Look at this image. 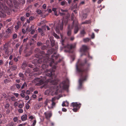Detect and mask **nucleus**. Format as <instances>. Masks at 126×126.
<instances>
[{"instance_id": "nucleus-1", "label": "nucleus", "mask_w": 126, "mask_h": 126, "mask_svg": "<svg viewBox=\"0 0 126 126\" xmlns=\"http://www.w3.org/2000/svg\"><path fill=\"white\" fill-rule=\"evenodd\" d=\"M78 61L76 64V70L77 72L80 75V78L79 80V88H81L82 87L83 81L86 80L88 77L89 67L90 63L88 62L87 59L85 58L78 65Z\"/></svg>"}, {"instance_id": "nucleus-2", "label": "nucleus", "mask_w": 126, "mask_h": 126, "mask_svg": "<svg viewBox=\"0 0 126 126\" xmlns=\"http://www.w3.org/2000/svg\"><path fill=\"white\" fill-rule=\"evenodd\" d=\"M56 52H54L50 58H49V55L48 54H44L37 57L39 58V59L37 60V63H42V67L43 70L48 67L49 65L50 66H52L53 64L54 63V60H56L58 58L59 59V60L55 63L56 64L62 60V59L60 58V55Z\"/></svg>"}, {"instance_id": "nucleus-3", "label": "nucleus", "mask_w": 126, "mask_h": 126, "mask_svg": "<svg viewBox=\"0 0 126 126\" xmlns=\"http://www.w3.org/2000/svg\"><path fill=\"white\" fill-rule=\"evenodd\" d=\"M49 39L51 42V45L52 47L51 49H49L47 51V54H45V52L44 51H41L40 49L38 48H36L35 49L34 52L35 53H39H39H37L35 55V56L36 58H38L39 59V57H38V56H43L44 54H48L49 55L51 54L53 52H55L57 51L58 49V46L55 44V41L54 40V37H50L49 38Z\"/></svg>"}, {"instance_id": "nucleus-4", "label": "nucleus", "mask_w": 126, "mask_h": 126, "mask_svg": "<svg viewBox=\"0 0 126 126\" xmlns=\"http://www.w3.org/2000/svg\"><path fill=\"white\" fill-rule=\"evenodd\" d=\"M52 83L55 85L54 87L56 88V90L58 91L59 88H61L63 89H67V86L66 83L65 81H63L59 85V86L57 85L58 83V81L56 79H54L51 81Z\"/></svg>"}, {"instance_id": "nucleus-5", "label": "nucleus", "mask_w": 126, "mask_h": 126, "mask_svg": "<svg viewBox=\"0 0 126 126\" xmlns=\"http://www.w3.org/2000/svg\"><path fill=\"white\" fill-rule=\"evenodd\" d=\"M71 19L73 21V22L71 26H73V28L74 25H75L74 32V34H76L78 32L79 29L78 21L76 18L75 19H74V17L72 16Z\"/></svg>"}, {"instance_id": "nucleus-6", "label": "nucleus", "mask_w": 126, "mask_h": 126, "mask_svg": "<svg viewBox=\"0 0 126 126\" xmlns=\"http://www.w3.org/2000/svg\"><path fill=\"white\" fill-rule=\"evenodd\" d=\"M40 78H38L35 79L34 80L35 82L36 83V85L37 86L43 84L44 81L46 79V77L45 76L40 77Z\"/></svg>"}, {"instance_id": "nucleus-7", "label": "nucleus", "mask_w": 126, "mask_h": 126, "mask_svg": "<svg viewBox=\"0 0 126 126\" xmlns=\"http://www.w3.org/2000/svg\"><path fill=\"white\" fill-rule=\"evenodd\" d=\"M44 71L45 72L44 74L46 76L51 78L55 77L54 74L55 71L53 69H50L49 70L47 69L46 70H44Z\"/></svg>"}, {"instance_id": "nucleus-8", "label": "nucleus", "mask_w": 126, "mask_h": 126, "mask_svg": "<svg viewBox=\"0 0 126 126\" xmlns=\"http://www.w3.org/2000/svg\"><path fill=\"white\" fill-rule=\"evenodd\" d=\"M71 105L74 108L73 109V111L75 112H76L80 108L81 104H78L77 102H73L71 103Z\"/></svg>"}, {"instance_id": "nucleus-9", "label": "nucleus", "mask_w": 126, "mask_h": 126, "mask_svg": "<svg viewBox=\"0 0 126 126\" xmlns=\"http://www.w3.org/2000/svg\"><path fill=\"white\" fill-rule=\"evenodd\" d=\"M61 11L62 13L60 12V15L63 16H65V15L66 14H67V18H68L69 17V14L67 13V10H64L63 9H61Z\"/></svg>"}, {"instance_id": "nucleus-10", "label": "nucleus", "mask_w": 126, "mask_h": 126, "mask_svg": "<svg viewBox=\"0 0 126 126\" xmlns=\"http://www.w3.org/2000/svg\"><path fill=\"white\" fill-rule=\"evenodd\" d=\"M73 28V26L70 27V25H68L67 28V34L68 36H69L71 35V33L72 30Z\"/></svg>"}, {"instance_id": "nucleus-11", "label": "nucleus", "mask_w": 126, "mask_h": 126, "mask_svg": "<svg viewBox=\"0 0 126 126\" xmlns=\"http://www.w3.org/2000/svg\"><path fill=\"white\" fill-rule=\"evenodd\" d=\"M88 49V48L87 46L83 45L80 48V50L81 52H87Z\"/></svg>"}, {"instance_id": "nucleus-12", "label": "nucleus", "mask_w": 126, "mask_h": 126, "mask_svg": "<svg viewBox=\"0 0 126 126\" xmlns=\"http://www.w3.org/2000/svg\"><path fill=\"white\" fill-rule=\"evenodd\" d=\"M46 118L47 119H48L51 116V113L50 112H46L44 113Z\"/></svg>"}, {"instance_id": "nucleus-13", "label": "nucleus", "mask_w": 126, "mask_h": 126, "mask_svg": "<svg viewBox=\"0 0 126 126\" xmlns=\"http://www.w3.org/2000/svg\"><path fill=\"white\" fill-rule=\"evenodd\" d=\"M8 44L7 43H5L3 46V49L5 51V53H8L9 52L8 50Z\"/></svg>"}, {"instance_id": "nucleus-14", "label": "nucleus", "mask_w": 126, "mask_h": 126, "mask_svg": "<svg viewBox=\"0 0 126 126\" xmlns=\"http://www.w3.org/2000/svg\"><path fill=\"white\" fill-rule=\"evenodd\" d=\"M75 46L76 44H73L68 45L67 46V47L71 49L75 48Z\"/></svg>"}, {"instance_id": "nucleus-15", "label": "nucleus", "mask_w": 126, "mask_h": 126, "mask_svg": "<svg viewBox=\"0 0 126 126\" xmlns=\"http://www.w3.org/2000/svg\"><path fill=\"white\" fill-rule=\"evenodd\" d=\"M28 65L27 63L26 62H23L22 64L21 67L22 69L24 70L25 68Z\"/></svg>"}, {"instance_id": "nucleus-16", "label": "nucleus", "mask_w": 126, "mask_h": 126, "mask_svg": "<svg viewBox=\"0 0 126 126\" xmlns=\"http://www.w3.org/2000/svg\"><path fill=\"white\" fill-rule=\"evenodd\" d=\"M21 119L22 121L26 120L27 119V115L25 114L22 116L21 117Z\"/></svg>"}, {"instance_id": "nucleus-17", "label": "nucleus", "mask_w": 126, "mask_h": 126, "mask_svg": "<svg viewBox=\"0 0 126 126\" xmlns=\"http://www.w3.org/2000/svg\"><path fill=\"white\" fill-rule=\"evenodd\" d=\"M87 13H83L81 16L82 20H84L86 19L87 17Z\"/></svg>"}, {"instance_id": "nucleus-18", "label": "nucleus", "mask_w": 126, "mask_h": 126, "mask_svg": "<svg viewBox=\"0 0 126 126\" xmlns=\"http://www.w3.org/2000/svg\"><path fill=\"white\" fill-rule=\"evenodd\" d=\"M20 24L21 23L20 22H17V25L15 27V28L16 30H17L18 29Z\"/></svg>"}, {"instance_id": "nucleus-19", "label": "nucleus", "mask_w": 126, "mask_h": 126, "mask_svg": "<svg viewBox=\"0 0 126 126\" xmlns=\"http://www.w3.org/2000/svg\"><path fill=\"white\" fill-rule=\"evenodd\" d=\"M11 80L9 78L6 79L4 80V82L5 84H7L10 82Z\"/></svg>"}, {"instance_id": "nucleus-20", "label": "nucleus", "mask_w": 126, "mask_h": 126, "mask_svg": "<svg viewBox=\"0 0 126 126\" xmlns=\"http://www.w3.org/2000/svg\"><path fill=\"white\" fill-rule=\"evenodd\" d=\"M21 83L20 84H16L15 86H16V88L17 89H19L21 87Z\"/></svg>"}, {"instance_id": "nucleus-21", "label": "nucleus", "mask_w": 126, "mask_h": 126, "mask_svg": "<svg viewBox=\"0 0 126 126\" xmlns=\"http://www.w3.org/2000/svg\"><path fill=\"white\" fill-rule=\"evenodd\" d=\"M56 10L57 8H53L52 9V11L54 12L55 15L57 16L58 15L57 13Z\"/></svg>"}, {"instance_id": "nucleus-22", "label": "nucleus", "mask_w": 126, "mask_h": 126, "mask_svg": "<svg viewBox=\"0 0 126 126\" xmlns=\"http://www.w3.org/2000/svg\"><path fill=\"white\" fill-rule=\"evenodd\" d=\"M32 51H30L26 54L25 56L26 57L29 56H30L32 54Z\"/></svg>"}, {"instance_id": "nucleus-23", "label": "nucleus", "mask_w": 126, "mask_h": 126, "mask_svg": "<svg viewBox=\"0 0 126 126\" xmlns=\"http://www.w3.org/2000/svg\"><path fill=\"white\" fill-rule=\"evenodd\" d=\"M27 84L26 82H24L22 86L21 87V89H24L25 87H27Z\"/></svg>"}, {"instance_id": "nucleus-24", "label": "nucleus", "mask_w": 126, "mask_h": 126, "mask_svg": "<svg viewBox=\"0 0 126 126\" xmlns=\"http://www.w3.org/2000/svg\"><path fill=\"white\" fill-rule=\"evenodd\" d=\"M24 103L22 102V103H20L19 104L18 106V107L20 109L22 108L24 106Z\"/></svg>"}, {"instance_id": "nucleus-25", "label": "nucleus", "mask_w": 126, "mask_h": 126, "mask_svg": "<svg viewBox=\"0 0 126 126\" xmlns=\"http://www.w3.org/2000/svg\"><path fill=\"white\" fill-rule=\"evenodd\" d=\"M31 69L30 68H28L26 69L25 73L29 74L31 72Z\"/></svg>"}, {"instance_id": "nucleus-26", "label": "nucleus", "mask_w": 126, "mask_h": 126, "mask_svg": "<svg viewBox=\"0 0 126 126\" xmlns=\"http://www.w3.org/2000/svg\"><path fill=\"white\" fill-rule=\"evenodd\" d=\"M67 4V2L65 1H62L60 3V4L61 5L63 6Z\"/></svg>"}, {"instance_id": "nucleus-27", "label": "nucleus", "mask_w": 126, "mask_h": 126, "mask_svg": "<svg viewBox=\"0 0 126 126\" xmlns=\"http://www.w3.org/2000/svg\"><path fill=\"white\" fill-rule=\"evenodd\" d=\"M18 75L20 77L22 78L23 79L24 78V75L21 73H19Z\"/></svg>"}, {"instance_id": "nucleus-28", "label": "nucleus", "mask_w": 126, "mask_h": 126, "mask_svg": "<svg viewBox=\"0 0 126 126\" xmlns=\"http://www.w3.org/2000/svg\"><path fill=\"white\" fill-rule=\"evenodd\" d=\"M10 105L8 103H7L5 105L4 107L6 109H8L10 107Z\"/></svg>"}, {"instance_id": "nucleus-29", "label": "nucleus", "mask_w": 126, "mask_h": 126, "mask_svg": "<svg viewBox=\"0 0 126 126\" xmlns=\"http://www.w3.org/2000/svg\"><path fill=\"white\" fill-rule=\"evenodd\" d=\"M90 39L88 38H86L84 39H83V41L84 42H89Z\"/></svg>"}, {"instance_id": "nucleus-30", "label": "nucleus", "mask_w": 126, "mask_h": 126, "mask_svg": "<svg viewBox=\"0 0 126 126\" xmlns=\"http://www.w3.org/2000/svg\"><path fill=\"white\" fill-rule=\"evenodd\" d=\"M85 32L84 30H82L80 32V33L81 35H83V36H84V35L85 33Z\"/></svg>"}, {"instance_id": "nucleus-31", "label": "nucleus", "mask_w": 126, "mask_h": 126, "mask_svg": "<svg viewBox=\"0 0 126 126\" xmlns=\"http://www.w3.org/2000/svg\"><path fill=\"white\" fill-rule=\"evenodd\" d=\"M5 15L3 14L2 12L0 11V16L1 17H4L5 16Z\"/></svg>"}, {"instance_id": "nucleus-32", "label": "nucleus", "mask_w": 126, "mask_h": 126, "mask_svg": "<svg viewBox=\"0 0 126 126\" xmlns=\"http://www.w3.org/2000/svg\"><path fill=\"white\" fill-rule=\"evenodd\" d=\"M55 30L56 32L57 33H59L60 32L59 29V27H56Z\"/></svg>"}, {"instance_id": "nucleus-33", "label": "nucleus", "mask_w": 126, "mask_h": 126, "mask_svg": "<svg viewBox=\"0 0 126 126\" xmlns=\"http://www.w3.org/2000/svg\"><path fill=\"white\" fill-rule=\"evenodd\" d=\"M53 36H54L55 38L57 39H58L59 38V37L58 36L57 34L55 33H53Z\"/></svg>"}, {"instance_id": "nucleus-34", "label": "nucleus", "mask_w": 126, "mask_h": 126, "mask_svg": "<svg viewBox=\"0 0 126 126\" xmlns=\"http://www.w3.org/2000/svg\"><path fill=\"white\" fill-rule=\"evenodd\" d=\"M14 125V123L13 122H11L9 123V124L8 125V126H13Z\"/></svg>"}, {"instance_id": "nucleus-35", "label": "nucleus", "mask_w": 126, "mask_h": 126, "mask_svg": "<svg viewBox=\"0 0 126 126\" xmlns=\"http://www.w3.org/2000/svg\"><path fill=\"white\" fill-rule=\"evenodd\" d=\"M37 45L38 46H42L43 45V43L41 42H38L37 43Z\"/></svg>"}, {"instance_id": "nucleus-36", "label": "nucleus", "mask_w": 126, "mask_h": 126, "mask_svg": "<svg viewBox=\"0 0 126 126\" xmlns=\"http://www.w3.org/2000/svg\"><path fill=\"white\" fill-rule=\"evenodd\" d=\"M18 120V118L16 117H15L13 119V120L14 122H16Z\"/></svg>"}, {"instance_id": "nucleus-37", "label": "nucleus", "mask_w": 126, "mask_h": 126, "mask_svg": "<svg viewBox=\"0 0 126 126\" xmlns=\"http://www.w3.org/2000/svg\"><path fill=\"white\" fill-rule=\"evenodd\" d=\"M63 21L62 22L61 24L60 25V29L61 30H62L63 29Z\"/></svg>"}, {"instance_id": "nucleus-38", "label": "nucleus", "mask_w": 126, "mask_h": 126, "mask_svg": "<svg viewBox=\"0 0 126 126\" xmlns=\"http://www.w3.org/2000/svg\"><path fill=\"white\" fill-rule=\"evenodd\" d=\"M47 48V47L45 45L42 46L41 48V49L43 50H44L46 49Z\"/></svg>"}, {"instance_id": "nucleus-39", "label": "nucleus", "mask_w": 126, "mask_h": 126, "mask_svg": "<svg viewBox=\"0 0 126 126\" xmlns=\"http://www.w3.org/2000/svg\"><path fill=\"white\" fill-rule=\"evenodd\" d=\"M11 99L12 101H15L16 100L15 97L14 96H11Z\"/></svg>"}, {"instance_id": "nucleus-40", "label": "nucleus", "mask_w": 126, "mask_h": 126, "mask_svg": "<svg viewBox=\"0 0 126 126\" xmlns=\"http://www.w3.org/2000/svg\"><path fill=\"white\" fill-rule=\"evenodd\" d=\"M49 102V100L48 99H46L44 102V104L45 106H47V103Z\"/></svg>"}, {"instance_id": "nucleus-41", "label": "nucleus", "mask_w": 126, "mask_h": 126, "mask_svg": "<svg viewBox=\"0 0 126 126\" xmlns=\"http://www.w3.org/2000/svg\"><path fill=\"white\" fill-rule=\"evenodd\" d=\"M18 103L17 102H16L14 103V105L15 108H16V107L18 106Z\"/></svg>"}, {"instance_id": "nucleus-42", "label": "nucleus", "mask_w": 126, "mask_h": 126, "mask_svg": "<svg viewBox=\"0 0 126 126\" xmlns=\"http://www.w3.org/2000/svg\"><path fill=\"white\" fill-rule=\"evenodd\" d=\"M35 18L33 16H31L29 17V19L30 21H32Z\"/></svg>"}, {"instance_id": "nucleus-43", "label": "nucleus", "mask_w": 126, "mask_h": 126, "mask_svg": "<svg viewBox=\"0 0 126 126\" xmlns=\"http://www.w3.org/2000/svg\"><path fill=\"white\" fill-rule=\"evenodd\" d=\"M18 111L19 113H22L23 112V109H19L18 110Z\"/></svg>"}, {"instance_id": "nucleus-44", "label": "nucleus", "mask_w": 126, "mask_h": 126, "mask_svg": "<svg viewBox=\"0 0 126 126\" xmlns=\"http://www.w3.org/2000/svg\"><path fill=\"white\" fill-rule=\"evenodd\" d=\"M11 30L10 29L8 28L6 31V32L7 33H9L11 32Z\"/></svg>"}, {"instance_id": "nucleus-45", "label": "nucleus", "mask_w": 126, "mask_h": 126, "mask_svg": "<svg viewBox=\"0 0 126 126\" xmlns=\"http://www.w3.org/2000/svg\"><path fill=\"white\" fill-rule=\"evenodd\" d=\"M85 22L86 24H89L91 22L90 20H86Z\"/></svg>"}, {"instance_id": "nucleus-46", "label": "nucleus", "mask_w": 126, "mask_h": 126, "mask_svg": "<svg viewBox=\"0 0 126 126\" xmlns=\"http://www.w3.org/2000/svg\"><path fill=\"white\" fill-rule=\"evenodd\" d=\"M17 37V35L16 34H14L13 35V38L14 39H16Z\"/></svg>"}, {"instance_id": "nucleus-47", "label": "nucleus", "mask_w": 126, "mask_h": 126, "mask_svg": "<svg viewBox=\"0 0 126 126\" xmlns=\"http://www.w3.org/2000/svg\"><path fill=\"white\" fill-rule=\"evenodd\" d=\"M20 95L23 98H24L25 97V95L24 93H21Z\"/></svg>"}, {"instance_id": "nucleus-48", "label": "nucleus", "mask_w": 126, "mask_h": 126, "mask_svg": "<svg viewBox=\"0 0 126 126\" xmlns=\"http://www.w3.org/2000/svg\"><path fill=\"white\" fill-rule=\"evenodd\" d=\"M14 95L16 97H17L19 95V94L18 93H13Z\"/></svg>"}, {"instance_id": "nucleus-49", "label": "nucleus", "mask_w": 126, "mask_h": 126, "mask_svg": "<svg viewBox=\"0 0 126 126\" xmlns=\"http://www.w3.org/2000/svg\"><path fill=\"white\" fill-rule=\"evenodd\" d=\"M34 28V25H32L30 27V28H29V31H31L32 28Z\"/></svg>"}, {"instance_id": "nucleus-50", "label": "nucleus", "mask_w": 126, "mask_h": 126, "mask_svg": "<svg viewBox=\"0 0 126 126\" xmlns=\"http://www.w3.org/2000/svg\"><path fill=\"white\" fill-rule=\"evenodd\" d=\"M37 13L39 14H41V12L40 10H37Z\"/></svg>"}, {"instance_id": "nucleus-51", "label": "nucleus", "mask_w": 126, "mask_h": 126, "mask_svg": "<svg viewBox=\"0 0 126 126\" xmlns=\"http://www.w3.org/2000/svg\"><path fill=\"white\" fill-rule=\"evenodd\" d=\"M25 18L24 16H22L20 18L21 20L23 21L25 20Z\"/></svg>"}, {"instance_id": "nucleus-52", "label": "nucleus", "mask_w": 126, "mask_h": 126, "mask_svg": "<svg viewBox=\"0 0 126 126\" xmlns=\"http://www.w3.org/2000/svg\"><path fill=\"white\" fill-rule=\"evenodd\" d=\"M36 120H34V122H33V124H32V125L33 126H34L35 125L36 123Z\"/></svg>"}, {"instance_id": "nucleus-53", "label": "nucleus", "mask_w": 126, "mask_h": 126, "mask_svg": "<svg viewBox=\"0 0 126 126\" xmlns=\"http://www.w3.org/2000/svg\"><path fill=\"white\" fill-rule=\"evenodd\" d=\"M25 97V99L26 100H28L29 99V96L28 95H27Z\"/></svg>"}, {"instance_id": "nucleus-54", "label": "nucleus", "mask_w": 126, "mask_h": 126, "mask_svg": "<svg viewBox=\"0 0 126 126\" xmlns=\"http://www.w3.org/2000/svg\"><path fill=\"white\" fill-rule=\"evenodd\" d=\"M94 33H93L91 36V37L92 39H93L94 38Z\"/></svg>"}, {"instance_id": "nucleus-55", "label": "nucleus", "mask_w": 126, "mask_h": 126, "mask_svg": "<svg viewBox=\"0 0 126 126\" xmlns=\"http://www.w3.org/2000/svg\"><path fill=\"white\" fill-rule=\"evenodd\" d=\"M14 60L15 62H17L18 61V60L17 58L15 57L14 58Z\"/></svg>"}, {"instance_id": "nucleus-56", "label": "nucleus", "mask_w": 126, "mask_h": 126, "mask_svg": "<svg viewBox=\"0 0 126 126\" xmlns=\"http://www.w3.org/2000/svg\"><path fill=\"white\" fill-rule=\"evenodd\" d=\"M26 108L27 109H29V107H30V106H29V104H27L26 105Z\"/></svg>"}, {"instance_id": "nucleus-57", "label": "nucleus", "mask_w": 126, "mask_h": 126, "mask_svg": "<svg viewBox=\"0 0 126 126\" xmlns=\"http://www.w3.org/2000/svg\"><path fill=\"white\" fill-rule=\"evenodd\" d=\"M56 100V98L55 97L53 98L52 99L51 101L52 102H54Z\"/></svg>"}, {"instance_id": "nucleus-58", "label": "nucleus", "mask_w": 126, "mask_h": 126, "mask_svg": "<svg viewBox=\"0 0 126 126\" xmlns=\"http://www.w3.org/2000/svg\"><path fill=\"white\" fill-rule=\"evenodd\" d=\"M3 26V24L2 23H0V30H1V28Z\"/></svg>"}, {"instance_id": "nucleus-59", "label": "nucleus", "mask_w": 126, "mask_h": 126, "mask_svg": "<svg viewBox=\"0 0 126 126\" xmlns=\"http://www.w3.org/2000/svg\"><path fill=\"white\" fill-rule=\"evenodd\" d=\"M28 39V37L26 39H24L23 41V42H26L27 40Z\"/></svg>"}, {"instance_id": "nucleus-60", "label": "nucleus", "mask_w": 126, "mask_h": 126, "mask_svg": "<svg viewBox=\"0 0 126 126\" xmlns=\"http://www.w3.org/2000/svg\"><path fill=\"white\" fill-rule=\"evenodd\" d=\"M26 15L27 17H28L30 16V14L29 13H26Z\"/></svg>"}, {"instance_id": "nucleus-61", "label": "nucleus", "mask_w": 126, "mask_h": 126, "mask_svg": "<svg viewBox=\"0 0 126 126\" xmlns=\"http://www.w3.org/2000/svg\"><path fill=\"white\" fill-rule=\"evenodd\" d=\"M26 31H25L24 29H22V32L24 34H25L26 33Z\"/></svg>"}, {"instance_id": "nucleus-62", "label": "nucleus", "mask_w": 126, "mask_h": 126, "mask_svg": "<svg viewBox=\"0 0 126 126\" xmlns=\"http://www.w3.org/2000/svg\"><path fill=\"white\" fill-rule=\"evenodd\" d=\"M10 112V111L9 109H7L6 111V113L8 114Z\"/></svg>"}, {"instance_id": "nucleus-63", "label": "nucleus", "mask_w": 126, "mask_h": 126, "mask_svg": "<svg viewBox=\"0 0 126 126\" xmlns=\"http://www.w3.org/2000/svg\"><path fill=\"white\" fill-rule=\"evenodd\" d=\"M38 32H42L43 31L40 28H38Z\"/></svg>"}, {"instance_id": "nucleus-64", "label": "nucleus", "mask_w": 126, "mask_h": 126, "mask_svg": "<svg viewBox=\"0 0 126 126\" xmlns=\"http://www.w3.org/2000/svg\"><path fill=\"white\" fill-rule=\"evenodd\" d=\"M16 82L17 83H19L20 82V80L19 79H16Z\"/></svg>"}]
</instances>
